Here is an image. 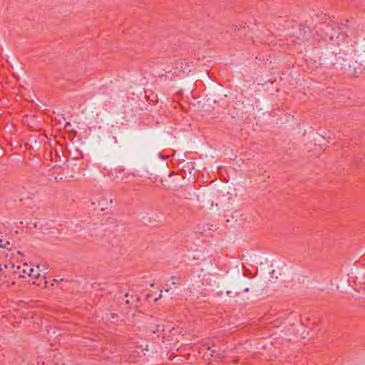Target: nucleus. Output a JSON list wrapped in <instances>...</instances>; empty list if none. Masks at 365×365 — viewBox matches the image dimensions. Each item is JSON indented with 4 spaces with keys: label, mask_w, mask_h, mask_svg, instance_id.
I'll return each mask as SVG.
<instances>
[{
    "label": "nucleus",
    "mask_w": 365,
    "mask_h": 365,
    "mask_svg": "<svg viewBox=\"0 0 365 365\" xmlns=\"http://www.w3.org/2000/svg\"><path fill=\"white\" fill-rule=\"evenodd\" d=\"M309 33V29H299V34H297V38L302 41L306 40L308 38Z\"/></svg>",
    "instance_id": "f257e3e1"
},
{
    "label": "nucleus",
    "mask_w": 365,
    "mask_h": 365,
    "mask_svg": "<svg viewBox=\"0 0 365 365\" xmlns=\"http://www.w3.org/2000/svg\"><path fill=\"white\" fill-rule=\"evenodd\" d=\"M28 275L29 276H33V277H34L36 278L39 277L40 275H41V269L39 268V266L37 265L36 269L30 268L29 269Z\"/></svg>",
    "instance_id": "f03ea898"
},
{
    "label": "nucleus",
    "mask_w": 365,
    "mask_h": 365,
    "mask_svg": "<svg viewBox=\"0 0 365 365\" xmlns=\"http://www.w3.org/2000/svg\"><path fill=\"white\" fill-rule=\"evenodd\" d=\"M113 202L112 200H110L109 202L106 200V199H101L99 201H98V205L99 206L101 207V210H104L105 208L107 207V206L108 205V204H111Z\"/></svg>",
    "instance_id": "7ed1b4c3"
},
{
    "label": "nucleus",
    "mask_w": 365,
    "mask_h": 365,
    "mask_svg": "<svg viewBox=\"0 0 365 365\" xmlns=\"http://www.w3.org/2000/svg\"><path fill=\"white\" fill-rule=\"evenodd\" d=\"M10 245L9 241L6 242L4 245L2 244V240H0V247L8 248V246Z\"/></svg>",
    "instance_id": "20e7f679"
},
{
    "label": "nucleus",
    "mask_w": 365,
    "mask_h": 365,
    "mask_svg": "<svg viewBox=\"0 0 365 365\" xmlns=\"http://www.w3.org/2000/svg\"><path fill=\"white\" fill-rule=\"evenodd\" d=\"M24 267H25L26 268L23 269V273H25V274H28V272H29V269L30 268L28 267L27 264H24Z\"/></svg>",
    "instance_id": "39448f33"
},
{
    "label": "nucleus",
    "mask_w": 365,
    "mask_h": 365,
    "mask_svg": "<svg viewBox=\"0 0 365 365\" xmlns=\"http://www.w3.org/2000/svg\"><path fill=\"white\" fill-rule=\"evenodd\" d=\"M162 295H163V291H160V295L158 296V297L155 299V301L157 302L160 298L162 297Z\"/></svg>",
    "instance_id": "423d86ee"
},
{
    "label": "nucleus",
    "mask_w": 365,
    "mask_h": 365,
    "mask_svg": "<svg viewBox=\"0 0 365 365\" xmlns=\"http://www.w3.org/2000/svg\"><path fill=\"white\" fill-rule=\"evenodd\" d=\"M329 38H330L331 40H333L334 39V35L331 34Z\"/></svg>",
    "instance_id": "0eeeda50"
},
{
    "label": "nucleus",
    "mask_w": 365,
    "mask_h": 365,
    "mask_svg": "<svg viewBox=\"0 0 365 365\" xmlns=\"http://www.w3.org/2000/svg\"><path fill=\"white\" fill-rule=\"evenodd\" d=\"M170 289H165V292H167V293L170 292Z\"/></svg>",
    "instance_id": "6e6552de"
},
{
    "label": "nucleus",
    "mask_w": 365,
    "mask_h": 365,
    "mask_svg": "<svg viewBox=\"0 0 365 365\" xmlns=\"http://www.w3.org/2000/svg\"><path fill=\"white\" fill-rule=\"evenodd\" d=\"M160 326H158L157 331H160Z\"/></svg>",
    "instance_id": "1a4fd4ad"
},
{
    "label": "nucleus",
    "mask_w": 365,
    "mask_h": 365,
    "mask_svg": "<svg viewBox=\"0 0 365 365\" xmlns=\"http://www.w3.org/2000/svg\"><path fill=\"white\" fill-rule=\"evenodd\" d=\"M215 351V350H211L212 355H213V353Z\"/></svg>",
    "instance_id": "9d476101"
},
{
    "label": "nucleus",
    "mask_w": 365,
    "mask_h": 365,
    "mask_svg": "<svg viewBox=\"0 0 365 365\" xmlns=\"http://www.w3.org/2000/svg\"><path fill=\"white\" fill-rule=\"evenodd\" d=\"M245 290L246 292H248V291H249V288H246Z\"/></svg>",
    "instance_id": "9b49d317"
}]
</instances>
